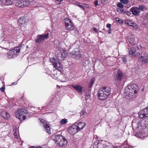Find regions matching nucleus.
I'll use <instances>...</instances> for the list:
<instances>
[{"label":"nucleus","instance_id":"4be33fe9","mask_svg":"<svg viewBox=\"0 0 148 148\" xmlns=\"http://www.w3.org/2000/svg\"><path fill=\"white\" fill-rule=\"evenodd\" d=\"M136 51L134 48H131L129 51V55L132 56H134L135 55Z\"/></svg>","mask_w":148,"mask_h":148},{"label":"nucleus","instance_id":"ddd939ff","mask_svg":"<svg viewBox=\"0 0 148 148\" xmlns=\"http://www.w3.org/2000/svg\"><path fill=\"white\" fill-rule=\"evenodd\" d=\"M79 131L77 129V126L76 125H73L70 128L69 130V133L71 134H74Z\"/></svg>","mask_w":148,"mask_h":148},{"label":"nucleus","instance_id":"20e7f679","mask_svg":"<svg viewBox=\"0 0 148 148\" xmlns=\"http://www.w3.org/2000/svg\"><path fill=\"white\" fill-rule=\"evenodd\" d=\"M64 20L66 29L68 30H71L73 29V25L71 21L67 18H66Z\"/></svg>","mask_w":148,"mask_h":148},{"label":"nucleus","instance_id":"a211bd4d","mask_svg":"<svg viewBox=\"0 0 148 148\" xmlns=\"http://www.w3.org/2000/svg\"><path fill=\"white\" fill-rule=\"evenodd\" d=\"M1 116L4 119H7L10 117V115L7 112L3 111L1 113Z\"/></svg>","mask_w":148,"mask_h":148},{"label":"nucleus","instance_id":"ea45409f","mask_svg":"<svg viewBox=\"0 0 148 148\" xmlns=\"http://www.w3.org/2000/svg\"><path fill=\"white\" fill-rule=\"evenodd\" d=\"M5 86H4L3 85L2 87L0 88V90H1L2 92H3L5 90Z\"/></svg>","mask_w":148,"mask_h":148},{"label":"nucleus","instance_id":"f704fd0d","mask_svg":"<svg viewBox=\"0 0 148 148\" xmlns=\"http://www.w3.org/2000/svg\"><path fill=\"white\" fill-rule=\"evenodd\" d=\"M122 62L125 64L127 61V56H123L122 57Z\"/></svg>","mask_w":148,"mask_h":148},{"label":"nucleus","instance_id":"49530a36","mask_svg":"<svg viewBox=\"0 0 148 148\" xmlns=\"http://www.w3.org/2000/svg\"><path fill=\"white\" fill-rule=\"evenodd\" d=\"M107 27L109 29H111V25L110 24H108L106 25Z\"/></svg>","mask_w":148,"mask_h":148},{"label":"nucleus","instance_id":"c9c22d12","mask_svg":"<svg viewBox=\"0 0 148 148\" xmlns=\"http://www.w3.org/2000/svg\"><path fill=\"white\" fill-rule=\"evenodd\" d=\"M57 61V60H56L54 58H51L50 59V61L53 63V65L54 63L56 62Z\"/></svg>","mask_w":148,"mask_h":148},{"label":"nucleus","instance_id":"bf43d9fd","mask_svg":"<svg viewBox=\"0 0 148 148\" xmlns=\"http://www.w3.org/2000/svg\"><path fill=\"white\" fill-rule=\"evenodd\" d=\"M94 146V145H93V147H94V148H95Z\"/></svg>","mask_w":148,"mask_h":148},{"label":"nucleus","instance_id":"de8ad7c7","mask_svg":"<svg viewBox=\"0 0 148 148\" xmlns=\"http://www.w3.org/2000/svg\"><path fill=\"white\" fill-rule=\"evenodd\" d=\"M30 148H41V147H40V146L36 147H34V146H32L30 147Z\"/></svg>","mask_w":148,"mask_h":148},{"label":"nucleus","instance_id":"a19ab883","mask_svg":"<svg viewBox=\"0 0 148 148\" xmlns=\"http://www.w3.org/2000/svg\"><path fill=\"white\" fill-rule=\"evenodd\" d=\"M131 26H132L135 29H136L137 27L136 24L134 23H133V25H132Z\"/></svg>","mask_w":148,"mask_h":148},{"label":"nucleus","instance_id":"7c9ffc66","mask_svg":"<svg viewBox=\"0 0 148 148\" xmlns=\"http://www.w3.org/2000/svg\"><path fill=\"white\" fill-rule=\"evenodd\" d=\"M86 111L84 110H82L80 113V116L82 118L84 117V115L86 113Z\"/></svg>","mask_w":148,"mask_h":148},{"label":"nucleus","instance_id":"f03ea898","mask_svg":"<svg viewBox=\"0 0 148 148\" xmlns=\"http://www.w3.org/2000/svg\"><path fill=\"white\" fill-rule=\"evenodd\" d=\"M22 47V45H20L16 47L12 50L10 51L8 53L7 56L9 58L11 57L14 58L16 57L19 53L21 50V47Z\"/></svg>","mask_w":148,"mask_h":148},{"label":"nucleus","instance_id":"423d86ee","mask_svg":"<svg viewBox=\"0 0 148 148\" xmlns=\"http://www.w3.org/2000/svg\"><path fill=\"white\" fill-rule=\"evenodd\" d=\"M138 115L139 117L141 119L148 117V106L142 110L139 111Z\"/></svg>","mask_w":148,"mask_h":148},{"label":"nucleus","instance_id":"473e14b6","mask_svg":"<svg viewBox=\"0 0 148 148\" xmlns=\"http://www.w3.org/2000/svg\"><path fill=\"white\" fill-rule=\"evenodd\" d=\"M16 129L17 128L16 127V126H15V127H14V129L13 130L14 132V135L15 137V138L16 139H18V138L17 136V134L16 132Z\"/></svg>","mask_w":148,"mask_h":148},{"label":"nucleus","instance_id":"bb28decb","mask_svg":"<svg viewBox=\"0 0 148 148\" xmlns=\"http://www.w3.org/2000/svg\"><path fill=\"white\" fill-rule=\"evenodd\" d=\"M95 79L92 78L91 79L90 82L89 84L88 88H91L94 82Z\"/></svg>","mask_w":148,"mask_h":148},{"label":"nucleus","instance_id":"052dcab7","mask_svg":"<svg viewBox=\"0 0 148 148\" xmlns=\"http://www.w3.org/2000/svg\"><path fill=\"white\" fill-rule=\"evenodd\" d=\"M97 148H98V146L97 147Z\"/></svg>","mask_w":148,"mask_h":148},{"label":"nucleus","instance_id":"72a5a7b5","mask_svg":"<svg viewBox=\"0 0 148 148\" xmlns=\"http://www.w3.org/2000/svg\"><path fill=\"white\" fill-rule=\"evenodd\" d=\"M121 8H118L117 9V12L119 13H124L125 10L121 9Z\"/></svg>","mask_w":148,"mask_h":148},{"label":"nucleus","instance_id":"393cba45","mask_svg":"<svg viewBox=\"0 0 148 148\" xmlns=\"http://www.w3.org/2000/svg\"><path fill=\"white\" fill-rule=\"evenodd\" d=\"M123 77V73L121 71H119L117 73V76L116 77V79L119 81H121Z\"/></svg>","mask_w":148,"mask_h":148},{"label":"nucleus","instance_id":"4c0bfd02","mask_svg":"<svg viewBox=\"0 0 148 148\" xmlns=\"http://www.w3.org/2000/svg\"><path fill=\"white\" fill-rule=\"evenodd\" d=\"M117 6L119 7V8H123V5L121 3L118 2L117 4Z\"/></svg>","mask_w":148,"mask_h":148},{"label":"nucleus","instance_id":"5fc2aeb1","mask_svg":"<svg viewBox=\"0 0 148 148\" xmlns=\"http://www.w3.org/2000/svg\"><path fill=\"white\" fill-rule=\"evenodd\" d=\"M95 136H96V137L97 138H98V137H97V136L95 135V136H94V138H96L95 137Z\"/></svg>","mask_w":148,"mask_h":148},{"label":"nucleus","instance_id":"6e6d98bb","mask_svg":"<svg viewBox=\"0 0 148 148\" xmlns=\"http://www.w3.org/2000/svg\"><path fill=\"white\" fill-rule=\"evenodd\" d=\"M15 82H14V83H13L12 84V85H13V84H15Z\"/></svg>","mask_w":148,"mask_h":148},{"label":"nucleus","instance_id":"09e8293b","mask_svg":"<svg viewBox=\"0 0 148 148\" xmlns=\"http://www.w3.org/2000/svg\"><path fill=\"white\" fill-rule=\"evenodd\" d=\"M93 31H95V33H96L97 32V30L96 28L93 27Z\"/></svg>","mask_w":148,"mask_h":148},{"label":"nucleus","instance_id":"c03bdc74","mask_svg":"<svg viewBox=\"0 0 148 148\" xmlns=\"http://www.w3.org/2000/svg\"><path fill=\"white\" fill-rule=\"evenodd\" d=\"M98 1L97 0H96L94 2V4H95V7H96L98 5Z\"/></svg>","mask_w":148,"mask_h":148},{"label":"nucleus","instance_id":"7ed1b4c3","mask_svg":"<svg viewBox=\"0 0 148 148\" xmlns=\"http://www.w3.org/2000/svg\"><path fill=\"white\" fill-rule=\"evenodd\" d=\"M49 35V34L48 33L46 34L38 35L37 36L36 39L35 40L36 42L40 44L43 41L48 38Z\"/></svg>","mask_w":148,"mask_h":148},{"label":"nucleus","instance_id":"0eeeda50","mask_svg":"<svg viewBox=\"0 0 148 148\" xmlns=\"http://www.w3.org/2000/svg\"><path fill=\"white\" fill-rule=\"evenodd\" d=\"M138 60L143 62L144 63L148 62V57L146 53H141L139 54L138 57Z\"/></svg>","mask_w":148,"mask_h":148},{"label":"nucleus","instance_id":"8fccbe9b","mask_svg":"<svg viewBox=\"0 0 148 148\" xmlns=\"http://www.w3.org/2000/svg\"><path fill=\"white\" fill-rule=\"evenodd\" d=\"M22 117L23 119V120H25L26 119V116H25V114L24 115H23L22 116H21V117Z\"/></svg>","mask_w":148,"mask_h":148},{"label":"nucleus","instance_id":"2f4dec72","mask_svg":"<svg viewBox=\"0 0 148 148\" xmlns=\"http://www.w3.org/2000/svg\"><path fill=\"white\" fill-rule=\"evenodd\" d=\"M125 23L126 24H128L130 26H131V25H133V22H132L130 20H127L125 21Z\"/></svg>","mask_w":148,"mask_h":148},{"label":"nucleus","instance_id":"680f3d73","mask_svg":"<svg viewBox=\"0 0 148 148\" xmlns=\"http://www.w3.org/2000/svg\"><path fill=\"white\" fill-rule=\"evenodd\" d=\"M18 1H19V0H17Z\"/></svg>","mask_w":148,"mask_h":148},{"label":"nucleus","instance_id":"4468645a","mask_svg":"<svg viewBox=\"0 0 148 148\" xmlns=\"http://www.w3.org/2000/svg\"><path fill=\"white\" fill-rule=\"evenodd\" d=\"M71 86L78 92L82 93L83 87L80 85L72 84Z\"/></svg>","mask_w":148,"mask_h":148},{"label":"nucleus","instance_id":"dca6fc26","mask_svg":"<svg viewBox=\"0 0 148 148\" xmlns=\"http://www.w3.org/2000/svg\"><path fill=\"white\" fill-rule=\"evenodd\" d=\"M100 89L102 91L109 95H110L111 91V88L109 87H103Z\"/></svg>","mask_w":148,"mask_h":148},{"label":"nucleus","instance_id":"f257e3e1","mask_svg":"<svg viewBox=\"0 0 148 148\" xmlns=\"http://www.w3.org/2000/svg\"><path fill=\"white\" fill-rule=\"evenodd\" d=\"M21 1L19 0H15L14 1V3L16 6H18V7H23L28 6L29 5H32L33 0Z\"/></svg>","mask_w":148,"mask_h":148},{"label":"nucleus","instance_id":"2eb2a0df","mask_svg":"<svg viewBox=\"0 0 148 148\" xmlns=\"http://www.w3.org/2000/svg\"><path fill=\"white\" fill-rule=\"evenodd\" d=\"M128 40L132 45H135L136 44V42L135 40V37L132 34H131L129 36Z\"/></svg>","mask_w":148,"mask_h":148},{"label":"nucleus","instance_id":"6ab92c4d","mask_svg":"<svg viewBox=\"0 0 148 148\" xmlns=\"http://www.w3.org/2000/svg\"><path fill=\"white\" fill-rule=\"evenodd\" d=\"M125 91H127V92H129V95H131L133 93L134 94H136L137 93L138 91H137L136 90H134V89H132V88H128H128L125 89Z\"/></svg>","mask_w":148,"mask_h":148},{"label":"nucleus","instance_id":"3c124183","mask_svg":"<svg viewBox=\"0 0 148 148\" xmlns=\"http://www.w3.org/2000/svg\"><path fill=\"white\" fill-rule=\"evenodd\" d=\"M83 5L85 6V7H88V4H83Z\"/></svg>","mask_w":148,"mask_h":148},{"label":"nucleus","instance_id":"13d9d810","mask_svg":"<svg viewBox=\"0 0 148 148\" xmlns=\"http://www.w3.org/2000/svg\"><path fill=\"white\" fill-rule=\"evenodd\" d=\"M147 40H148V36L147 37Z\"/></svg>","mask_w":148,"mask_h":148},{"label":"nucleus","instance_id":"c756f323","mask_svg":"<svg viewBox=\"0 0 148 148\" xmlns=\"http://www.w3.org/2000/svg\"><path fill=\"white\" fill-rule=\"evenodd\" d=\"M75 5L79 7L80 8H82L83 10H84V6L83 5H82L79 2H77L75 3Z\"/></svg>","mask_w":148,"mask_h":148},{"label":"nucleus","instance_id":"864d4df0","mask_svg":"<svg viewBox=\"0 0 148 148\" xmlns=\"http://www.w3.org/2000/svg\"><path fill=\"white\" fill-rule=\"evenodd\" d=\"M132 126L133 129L134 130H136V129H137V127H134L133 125H132Z\"/></svg>","mask_w":148,"mask_h":148},{"label":"nucleus","instance_id":"a18cd8bd","mask_svg":"<svg viewBox=\"0 0 148 148\" xmlns=\"http://www.w3.org/2000/svg\"><path fill=\"white\" fill-rule=\"evenodd\" d=\"M103 148H108V147L106 144L104 143L103 145Z\"/></svg>","mask_w":148,"mask_h":148},{"label":"nucleus","instance_id":"79ce46f5","mask_svg":"<svg viewBox=\"0 0 148 148\" xmlns=\"http://www.w3.org/2000/svg\"><path fill=\"white\" fill-rule=\"evenodd\" d=\"M138 8L139 9V10H140L142 11H143L144 8V7L143 6H139Z\"/></svg>","mask_w":148,"mask_h":148},{"label":"nucleus","instance_id":"f8f14e48","mask_svg":"<svg viewBox=\"0 0 148 148\" xmlns=\"http://www.w3.org/2000/svg\"><path fill=\"white\" fill-rule=\"evenodd\" d=\"M19 26H21L23 24L25 25L28 21V20L26 18L23 17L20 18L18 20Z\"/></svg>","mask_w":148,"mask_h":148},{"label":"nucleus","instance_id":"37998d69","mask_svg":"<svg viewBox=\"0 0 148 148\" xmlns=\"http://www.w3.org/2000/svg\"><path fill=\"white\" fill-rule=\"evenodd\" d=\"M124 13H125L126 15H127L128 16H130L131 14V13L130 12L127 11L125 10Z\"/></svg>","mask_w":148,"mask_h":148},{"label":"nucleus","instance_id":"4d7b16f0","mask_svg":"<svg viewBox=\"0 0 148 148\" xmlns=\"http://www.w3.org/2000/svg\"><path fill=\"white\" fill-rule=\"evenodd\" d=\"M112 148H116V147H113Z\"/></svg>","mask_w":148,"mask_h":148},{"label":"nucleus","instance_id":"603ef678","mask_svg":"<svg viewBox=\"0 0 148 148\" xmlns=\"http://www.w3.org/2000/svg\"><path fill=\"white\" fill-rule=\"evenodd\" d=\"M111 28L109 29V30H108V34H110L111 33Z\"/></svg>","mask_w":148,"mask_h":148},{"label":"nucleus","instance_id":"5701e85b","mask_svg":"<svg viewBox=\"0 0 148 148\" xmlns=\"http://www.w3.org/2000/svg\"><path fill=\"white\" fill-rule=\"evenodd\" d=\"M128 88H131L133 89L134 90H136L137 91H138L139 90L138 88V87L137 85L136 84H132L128 86Z\"/></svg>","mask_w":148,"mask_h":148},{"label":"nucleus","instance_id":"6e6552de","mask_svg":"<svg viewBox=\"0 0 148 148\" xmlns=\"http://www.w3.org/2000/svg\"><path fill=\"white\" fill-rule=\"evenodd\" d=\"M26 113V111L24 109H19L16 113V117L19 119H21V116L24 115Z\"/></svg>","mask_w":148,"mask_h":148},{"label":"nucleus","instance_id":"9d476101","mask_svg":"<svg viewBox=\"0 0 148 148\" xmlns=\"http://www.w3.org/2000/svg\"><path fill=\"white\" fill-rule=\"evenodd\" d=\"M40 119V122L43 124V127L46 129L45 131L46 132L49 134H51L50 127L49 125L45 122L44 121L43 119Z\"/></svg>","mask_w":148,"mask_h":148},{"label":"nucleus","instance_id":"9b49d317","mask_svg":"<svg viewBox=\"0 0 148 148\" xmlns=\"http://www.w3.org/2000/svg\"><path fill=\"white\" fill-rule=\"evenodd\" d=\"M55 141L56 142L59 141V142L57 143L58 145L60 146H66L67 144V141L66 139H55Z\"/></svg>","mask_w":148,"mask_h":148},{"label":"nucleus","instance_id":"1a4fd4ad","mask_svg":"<svg viewBox=\"0 0 148 148\" xmlns=\"http://www.w3.org/2000/svg\"><path fill=\"white\" fill-rule=\"evenodd\" d=\"M98 97L101 100H103L106 99L109 96V95L105 93L102 91L101 90H99L98 92Z\"/></svg>","mask_w":148,"mask_h":148},{"label":"nucleus","instance_id":"cd10ccee","mask_svg":"<svg viewBox=\"0 0 148 148\" xmlns=\"http://www.w3.org/2000/svg\"><path fill=\"white\" fill-rule=\"evenodd\" d=\"M67 120L66 119H63L60 122V125H62L65 124L67 123Z\"/></svg>","mask_w":148,"mask_h":148},{"label":"nucleus","instance_id":"39448f33","mask_svg":"<svg viewBox=\"0 0 148 148\" xmlns=\"http://www.w3.org/2000/svg\"><path fill=\"white\" fill-rule=\"evenodd\" d=\"M70 55L72 57L76 58H79L81 57L82 55L81 51L77 49H74L71 52Z\"/></svg>","mask_w":148,"mask_h":148},{"label":"nucleus","instance_id":"c85d7f7f","mask_svg":"<svg viewBox=\"0 0 148 148\" xmlns=\"http://www.w3.org/2000/svg\"><path fill=\"white\" fill-rule=\"evenodd\" d=\"M55 138L56 139H66L63 136L60 134L56 135L55 136Z\"/></svg>","mask_w":148,"mask_h":148},{"label":"nucleus","instance_id":"aec40b11","mask_svg":"<svg viewBox=\"0 0 148 148\" xmlns=\"http://www.w3.org/2000/svg\"><path fill=\"white\" fill-rule=\"evenodd\" d=\"M85 125V124L83 122H79L77 124V129L79 131L83 129Z\"/></svg>","mask_w":148,"mask_h":148},{"label":"nucleus","instance_id":"e433bc0d","mask_svg":"<svg viewBox=\"0 0 148 148\" xmlns=\"http://www.w3.org/2000/svg\"><path fill=\"white\" fill-rule=\"evenodd\" d=\"M120 1L123 4H127L129 2L128 0H121Z\"/></svg>","mask_w":148,"mask_h":148},{"label":"nucleus","instance_id":"f3484780","mask_svg":"<svg viewBox=\"0 0 148 148\" xmlns=\"http://www.w3.org/2000/svg\"><path fill=\"white\" fill-rule=\"evenodd\" d=\"M130 10L132 14L135 15H137L140 12L138 8L135 7H132L130 9Z\"/></svg>","mask_w":148,"mask_h":148},{"label":"nucleus","instance_id":"58836bf2","mask_svg":"<svg viewBox=\"0 0 148 148\" xmlns=\"http://www.w3.org/2000/svg\"><path fill=\"white\" fill-rule=\"evenodd\" d=\"M115 20L117 22H118L119 23H122L123 22L122 20H120L118 18H115Z\"/></svg>","mask_w":148,"mask_h":148},{"label":"nucleus","instance_id":"a878e982","mask_svg":"<svg viewBox=\"0 0 148 148\" xmlns=\"http://www.w3.org/2000/svg\"><path fill=\"white\" fill-rule=\"evenodd\" d=\"M3 3L5 4L6 5H11L13 3L12 1L11 0H0Z\"/></svg>","mask_w":148,"mask_h":148},{"label":"nucleus","instance_id":"b1692460","mask_svg":"<svg viewBox=\"0 0 148 148\" xmlns=\"http://www.w3.org/2000/svg\"><path fill=\"white\" fill-rule=\"evenodd\" d=\"M58 55H60L61 56V57L62 58L66 57L68 55L67 52L66 50H63L62 52H60Z\"/></svg>","mask_w":148,"mask_h":148},{"label":"nucleus","instance_id":"412c9836","mask_svg":"<svg viewBox=\"0 0 148 148\" xmlns=\"http://www.w3.org/2000/svg\"><path fill=\"white\" fill-rule=\"evenodd\" d=\"M56 68V69H57L59 70V68H62V66L61 65L60 62L58 60L56 61V62L54 63V65H53Z\"/></svg>","mask_w":148,"mask_h":148}]
</instances>
